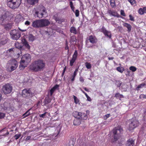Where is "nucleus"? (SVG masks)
I'll return each mask as SVG.
<instances>
[{
    "instance_id": "obj_1",
    "label": "nucleus",
    "mask_w": 146,
    "mask_h": 146,
    "mask_svg": "<svg viewBox=\"0 0 146 146\" xmlns=\"http://www.w3.org/2000/svg\"><path fill=\"white\" fill-rule=\"evenodd\" d=\"M45 62L42 60L38 59L32 62L29 66L31 70L38 72L43 70L45 66Z\"/></svg>"
},
{
    "instance_id": "obj_2",
    "label": "nucleus",
    "mask_w": 146,
    "mask_h": 146,
    "mask_svg": "<svg viewBox=\"0 0 146 146\" xmlns=\"http://www.w3.org/2000/svg\"><path fill=\"white\" fill-rule=\"evenodd\" d=\"M50 24L49 21L46 19L36 20L32 23V26L36 28H39L48 26Z\"/></svg>"
},
{
    "instance_id": "obj_3",
    "label": "nucleus",
    "mask_w": 146,
    "mask_h": 146,
    "mask_svg": "<svg viewBox=\"0 0 146 146\" xmlns=\"http://www.w3.org/2000/svg\"><path fill=\"white\" fill-rule=\"evenodd\" d=\"M22 0H7V5L8 7L12 9L18 8L21 3Z\"/></svg>"
},
{
    "instance_id": "obj_4",
    "label": "nucleus",
    "mask_w": 146,
    "mask_h": 146,
    "mask_svg": "<svg viewBox=\"0 0 146 146\" xmlns=\"http://www.w3.org/2000/svg\"><path fill=\"white\" fill-rule=\"evenodd\" d=\"M123 129L120 127L115 128L113 130V136L114 141H116L119 138L121 133L123 131Z\"/></svg>"
},
{
    "instance_id": "obj_5",
    "label": "nucleus",
    "mask_w": 146,
    "mask_h": 146,
    "mask_svg": "<svg viewBox=\"0 0 146 146\" xmlns=\"http://www.w3.org/2000/svg\"><path fill=\"white\" fill-rule=\"evenodd\" d=\"M10 34L11 38L13 40H17L21 36L20 32L18 30L15 29L11 30L10 32Z\"/></svg>"
},
{
    "instance_id": "obj_6",
    "label": "nucleus",
    "mask_w": 146,
    "mask_h": 146,
    "mask_svg": "<svg viewBox=\"0 0 146 146\" xmlns=\"http://www.w3.org/2000/svg\"><path fill=\"white\" fill-rule=\"evenodd\" d=\"M13 89L12 86L9 84H7L3 86L2 90L4 94H8L12 92Z\"/></svg>"
},
{
    "instance_id": "obj_7",
    "label": "nucleus",
    "mask_w": 146,
    "mask_h": 146,
    "mask_svg": "<svg viewBox=\"0 0 146 146\" xmlns=\"http://www.w3.org/2000/svg\"><path fill=\"white\" fill-rule=\"evenodd\" d=\"M51 100L52 99L50 98L48 96H47L45 98L42 103V105L43 106H46L47 109H49L52 107V103L50 104Z\"/></svg>"
},
{
    "instance_id": "obj_8",
    "label": "nucleus",
    "mask_w": 146,
    "mask_h": 146,
    "mask_svg": "<svg viewBox=\"0 0 146 146\" xmlns=\"http://www.w3.org/2000/svg\"><path fill=\"white\" fill-rule=\"evenodd\" d=\"M129 125V129L130 130L133 129L139 125L138 121L135 119H131Z\"/></svg>"
},
{
    "instance_id": "obj_9",
    "label": "nucleus",
    "mask_w": 146,
    "mask_h": 146,
    "mask_svg": "<svg viewBox=\"0 0 146 146\" xmlns=\"http://www.w3.org/2000/svg\"><path fill=\"white\" fill-rule=\"evenodd\" d=\"M22 95L24 97L31 98L34 95V93L32 92L30 89H25L23 90Z\"/></svg>"
},
{
    "instance_id": "obj_10",
    "label": "nucleus",
    "mask_w": 146,
    "mask_h": 146,
    "mask_svg": "<svg viewBox=\"0 0 146 146\" xmlns=\"http://www.w3.org/2000/svg\"><path fill=\"white\" fill-rule=\"evenodd\" d=\"M21 60L23 63H29L31 60V56L29 54H25L22 56Z\"/></svg>"
},
{
    "instance_id": "obj_11",
    "label": "nucleus",
    "mask_w": 146,
    "mask_h": 146,
    "mask_svg": "<svg viewBox=\"0 0 146 146\" xmlns=\"http://www.w3.org/2000/svg\"><path fill=\"white\" fill-rule=\"evenodd\" d=\"M8 20V18L6 14L5 13L1 15L0 17V25H4Z\"/></svg>"
},
{
    "instance_id": "obj_12",
    "label": "nucleus",
    "mask_w": 146,
    "mask_h": 146,
    "mask_svg": "<svg viewBox=\"0 0 146 146\" xmlns=\"http://www.w3.org/2000/svg\"><path fill=\"white\" fill-rule=\"evenodd\" d=\"M100 31L102 32L106 36L110 38H111V35L110 31H108L106 28L104 27H102Z\"/></svg>"
},
{
    "instance_id": "obj_13",
    "label": "nucleus",
    "mask_w": 146,
    "mask_h": 146,
    "mask_svg": "<svg viewBox=\"0 0 146 146\" xmlns=\"http://www.w3.org/2000/svg\"><path fill=\"white\" fill-rule=\"evenodd\" d=\"M108 13L111 16H113L118 18L120 17L119 15L114 10L109 9L108 11Z\"/></svg>"
},
{
    "instance_id": "obj_14",
    "label": "nucleus",
    "mask_w": 146,
    "mask_h": 146,
    "mask_svg": "<svg viewBox=\"0 0 146 146\" xmlns=\"http://www.w3.org/2000/svg\"><path fill=\"white\" fill-rule=\"evenodd\" d=\"M18 65V64L17 61L15 60H13L11 62V66L10 67V71L12 72L16 69Z\"/></svg>"
},
{
    "instance_id": "obj_15",
    "label": "nucleus",
    "mask_w": 146,
    "mask_h": 146,
    "mask_svg": "<svg viewBox=\"0 0 146 146\" xmlns=\"http://www.w3.org/2000/svg\"><path fill=\"white\" fill-rule=\"evenodd\" d=\"M89 40L90 42L93 44L96 43L98 41L96 38L93 35H90L89 36Z\"/></svg>"
},
{
    "instance_id": "obj_16",
    "label": "nucleus",
    "mask_w": 146,
    "mask_h": 146,
    "mask_svg": "<svg viewBox=\"0 0 146 146\" xmlns=\"http://www.w3.org/2000/svg\"><path fill=\"white\" fill-rule=\"evenodd\" d=\"M126 146H135L134 140L132 139H129L127 141Z\"/></svg>"
},
{
    "instance_id": "obj_17",
    "label": "nucleus",
    "mask_w": 146,
    "mask_h": 146,
    "mask_svg": "<svg viewBox=\"0 0 146 146\" xmlns=\"http://www.w3.org/2000/svg\"><path fill=\"white\" fill-rule=\"evenodd\" d=\"M35 16L39 18H41L45 17L44 14L40 11L39 12L36 11L35 12Z\"/></svg>"
},
{
    "instance_id": "obj_18",
    "label": "nucleus",
    "mask_w": 146,
    "mask_h": 146,
    "mask_svg": "<svg viewBox=\"0 0 146 146\" xmlns=\"http://www.w3.org/2000/svg\"><path fill=\"white\" fill-rule=\"evenodd\" d=\"M2 25L3 26L5 29L7 30H9L11 28L12 25L11 23H7L6 22V23H5L4 25Z\"/></svg>"
},
{
    "instance_id": "obj_19",
    "label": "nucleus",
    "mask_w": 146,
    "mask_h": 146,
    "mask_svg": "<svg viewBox=\"0 0 146 146\" xmlns=\"http://www.w3.org/2000/svg\"><path fill=\"white\" fill-rule=\"evenodd\" d=\"M80 114L79 118L80 120H86L87 119L88 116L86 114L80 112Z\"/></svg>"
},
{
    "instance_id": "obj_20",
    "label": "nucleus",
    "mask_w": 146,
    "mask_h": 146,
    "mask_svg": "<svg viewBox=\"0 0 146 146\" xmlns=\"http://www.w3.org/2000/svg\"><path fill=\"white\" fill-rule=\"evenodd\" d=\"M22 42L23 44V45L28 49H29L30 48V46L28 44L26 40L24 39L22 40Z\"/></svg>"
},
{
    "instance_id": "obj_21",
    "label": "nucleus",
    "mask_w": 146,
    "mask_h": 146,
    "mask_svg": "<svg viewBox=\"0 0 146 146\" xmlns=\"http://www.w3.org/2000/svg\"><path fill=\"white\" fill-rule=\"evenodd\" d=\"M123 25L127 29V31L129 32L131 31L132 27L131 26L130 24H128L127 23H124L123 24Z\"/></svg>"
},
{
    "instance_id": "obj_22",
    "label": "nucleus",
    "mask_w": 146,
    "mask_h": 146,
    "mask_svg": "<svg viewBox=\"0 0 146 146\" xmlns=\"http://www.w3.org/2000/svg\"><path fill=\"white\" fill-rule=\"evenodd\" d=\"M80 123V119L79 118H75L73 124L75 125H79Z\"/></svg>"
},
{
    "instance_id": "obj_23",
    "label": "nucleus",
    "mask_w": 146,
    "mask_h": 146,
    "mask_svg": "<svg viewBox=\"0 0 146 146\" xmlns=\"http://www.w3.org/2000/svg\"><path fill=\"white\" fill-rule=\"evenodd\" d=\"M78 71V68H76L74 72L73 75L72 76V78L71 80V81L73 82L74 81L75 78L77 75V72Z\"/></svg>"
},
{
    "instance_id": "obj_24",
    "label": "nucleus",
    "mask_w": 146,
    "mask_h": 146,
    "mask_svg": "<svg viewBox=\"0 0 146 146\" xmlns=\"http://www.w3.org/2000/svg\"><path fill=\"white\" fill-rule=\"evenodd\" d=\"M27 2L31 5H34L37 3L38 0H27Z\"/></svg>"
},
{
    "instance_id": "obj_25",
    "label": "nucleus",
    "mask_w": 146,
    "mask_h": 146,
    "mask_svg": "<svg viewBox=\"0 0 146 146\" xmlns=\"http://www.w3.org/2000/svg\"><path fill=\"white\" fill-rule=\"evenodd\" d=\"M28 38L31 42H33L35 39V37L31 34H30L28 35Z\"/></svg>"
},
{
    "instance_id": "obj_26",
    "label": "nucleus",
    "mask_w": 146,
    "mask_h": 146,
    "mask_svg": "<svg viewBox=\"0 0 146 146\" xmlns=\"http://www.w3.org/2000/svg\"><path fill=\"white\" fill-rule=\"evenodd\" d=\"M117 99H119V100H121V98H124L122 94H121L119 93H116L114 96Z\"/></svg>"
},
{
    "instance_id": "obj_27",
    "label": "nucleus",
    "mask_w": 146,
    "mask_h": 146,
    "mask_svg": "<svg viewBox=\"0 0 146 146\" xmlns=\"http://www.w3.org/2000/svg\"><path fill=\"white\" fill-rule=\"evenodd\" d=\"M70 32L71 33H73L74 34H76L77 33L76 29L74 27H72L70 28Z\"/></svg>"
},
{
    "instance_id": "obj_28",
    "label": "nucleus",
    "mask_w": 146,
    "mask_h": 146,
    "mask_svg": "<svg viewBox=\"0 0 146 146\" xmlns=\"http://www.w3.org/2000/svg\"><path fill=\"white\" fill-rule=\"evenodd\" d=\"M80 112H79L77 111H75L73 113V116L76 118H79V116H80Z\"/></svg>"
},
{
    "instance_id": "obj_29",
    "label": "nucleus",
    "mask_w": 146,
    "mask_h": 146,
    "mask_svg": "<svg viewBox=\"0 0 146 146\" xmlns=\"http://www.w3.org/2000/svg\"><path fill=\"white\" fill-rule=\"evenodd\" d=\"M20 64L19 66V69L20 70H23L26 67L25 66V65L24 64L25 63L21 62V60L20 61Z\"/></svg>"
},
{
    "instance_id": "obj_30",
    "label": "nucleus",
    "mask_w": 146,
    "mask_h": 146,
    "mask_svg": "<svg viewBox=\"0 0 146 146\" xmlns=\"http://www.w3.org/2000/svg\"><path fill=\"white\" fill-rule=\"evenodd\" d=\"M15 46L16 48L20 49L21 50H23V46H22L21 44L19 43H16Z\"/></svg>"
},
{
    "instance_id": "obj_31",
    "label": "nucleus",
    "mask_w": 146,
    "mask_h": 146,
    "mask_svg": "<svg viewBox=\"0 0 146 146\" xmlns=\"http://www.w3.org/2000/svg\"><path fill=\"white\" fill-rule=\"evenodd\" d=\"M40 11L44 14L45 17L46 16L47 14V12L46 8L44 7H43L40 9Z\"/></svg>"
},
{
    "instance_id": "obj_32",
    "label": "nucleus",
    "mask_w": 146,
    "mask_h": 146,
    "mask_svg": "<svg viewBox=\"0 0 146 146\" xmlns=\"http://www.w3.org/2000/svg\"><path fill=\"white\" fill-rule=\"evenodd\" d=\"M116 70L118 72L121 73H122L124 70V68L122 67L119 66L117 68Z\"/></svg>"
},
{
    "instance_id": "obj_33",
    "label": "nucleus",
    "mask_w": 146,
    "mask_h": 146,
    "mask_svg": "<svg viewBox=\"0 0 146 146\" xmlns=\"http://www.w3.org/2000/svg\"><path fill=\"white\" fill-rule=\"evenodd\" d=\"M76 39L74 36H72L71 37L70 40V42L71 43H74V42L76 43Z\"/></svg>"
},
{
    "instance_id": "obj_34",
    "label": "nucleus",
    "mask_w": 146,
    "mask_h": 146,
    "mask_svg": "<svg viewBox=\"0 0 146 146\" xmlns=\"http://www.w3.org/2000/svg\"><path fill=\"white\" fill-rule=\"evenodd\" d=\"M78 56V52L77 50H75L72 56V58L76 60Z\"/></svg>"
},
{
    "instance_id": "obj_35",
    "label": "nucleus",
    "mask_w": 146,
    "mask_h": 146,
    "mask_svg": "<svg viewBox=\"0 0 146 146\" xmlns=\"http://www.w3.org/2000/svg\"><path fill=\"white\" fill-rule=\"evenodd\" d=\"M110 4L112 7H113L116 6L114 0H110Z\"/></svg>"
},
{
    "instance_id": "obj_36",
    "label": "nucleus",
    "mask_w": 146,
    "mask_h": 146,
    "mask_svg": "<svg viewBox=\"0 0 146 146\" xmlns=\"http://www.w3.org/2000/svg\"><path fill=\"white\" fill-rule=\"evenodd\" d=\"M55 21L57 22L58 21V23H60L64 21V20L63 19H60L59 18H56L55 19Z\"/></svg>"
},
{
    "instance_id": "obj_37",
    "label": "nucleus",
    "mask_w": 146,
    "mask_h": 146,
    "mask_svg": "<svg viewBox=\"0 0 146 146\" xmlns=\"http://www.w3.org/2000/svg\"><path fill=\"white\" fill-rule=\"evenodd\" d=\"M31 109L29 110L27 112L23 115V116H24V117H27L30 114V113L29 112V111Z\"/></svg>"
},
{
    "instance_id": "obj_38",
    "label": "nucleus",
    "mask_w": 146,
    "mask_h": 146,
    "mask_svg": "<svg viewBox=\"0 0 146 146\" xmlns=\"http://www.w3.org/2000/svg\"><path fill=\"white\" fill-rule=\"evenodd\" d=\"M86 67L88 69H90L91 68V65L90 63L86 62L85 63Z\"/></svg>"
},
{
    "instance_id": "obj_39",
    "label": "nucleus",
    "mask_w": 146,
    "mask_h": 146,
    "mask_svg": "<svg viewBox=\"0 0 146 146\" xmlns=\"http://www.w3.org/2000/svg\"><path fill=\"white\" fill-rule=\"evenodd\" d=\"M70 5L71 9L73 12H74V7L73 5V3L72 1H71L70 2Z\"/></svg>"
},
{
    "instance_id": "obj_40",
    "label": "nucleus",
    "mask_w": 146,
    "mask_h": 146,
    "mask_svg": "<svg viewBox=\"0 0 146 146\" xmlns=\"http://www.w3.org/2000/svg\"><path fill=\"white\" fill-rule=\"evenodd\" d=\"M73 98L74 100V102L76 104H77L79 102V100L75 96L73 95Z\"/></svg>"
},
{
    "instance_id": "obj_41",
    "label": "nucleus",
    "mask_w": 146,
    "mask_h": 146,
    "mask_svg": "<svg viewBox=\"0 0 146 146\" xmlns=\"http://www.w3.org/2000/svg\"><path fill=\"white\" fill-rule=\"evenodd\" d=\"M145 85V84H141L139 85L136 88V90H139L140 88H142Z\"/></svg>"
},
{
    "instance_id": "obj_42",
    "label": "nucleus",
    "mask_w": 146,
    "mask_h": 146,
    "mask_svg": "<svg viewBox=\"0 0 146 146\" xmlns=\"http://www.w3.org/2000/svg\"><path fill=\"white\" fill-rule=\"evenodd\" d=\"M129 69L130 70H131L132 72H134L136 71L137 70L136 68L133 66H131L129 68Z\"/></svg>"
},
{
    "instance_id": "obj_43",
    "label": "nucleus",
    "mask_w": 146,
    "mask_h": 146,
    "mask_svg": "<svg viewBox=\"0 0 146 146\" xmlns=\"http://www.w3.org/2000/svg\"><path fill=\"white\" fill-rule=\"evenodd\" d=\"M128 1L132 5H134V6L135 5V0H128Z\"/></svg>"
},
{
    "instance_id": "obj_44",
    "label": "nucleus",
    "mask_w": 146,
    "mask_h": 146,
    "mask_svg": "<svg viewBox=\"0 0 146 146\" xmlns=\"http://www.w3.org/2000/svg\"><path fill=\"white\" fill-rule=\"evenodd\" d=\"M21 135L20 134H18L15 135L14 136V137L16 140L18 139L21 136Z\"/></svg>"
},
{
    "instance_id": "obj_45",
    "label": "nucleus",
    "mask_w": 146,
    "mask_h": 146,
    "mask_svg": "<svg viewBox=\"0 0 146 146\" xmlns=\"http://www.w3.org/2000/svg\"><path fill=\"white\" fill-rule=\"evenodd\" d=\"M76 60L72 58V59L70 61V65L71 66H72L73 65V63Z\"/></svg>"
},
{
    "instance_id": "obj_46",
    "label": "nucleus",
    "mask_w": 146,
    "mask_h": 146,
    "mask_svg": "<svg viewBox=\"0 0 146 146\" xmlns=\"http://www.w3.org/2000/svg\"><path fill=\"white\" fill-rule=\"evenodd\" d=\"M143 10L142 9V8H140L139 9L138 13L139 14L141 15L144 14L145 13L144 12Z\"/></svg>"
},
{
    "instance_id": "obj_47",
    "label": "nucleus",
    "mask_w": 146,
    "mask_h": 146,
    "mask_svg": "<svg viewBox=\"0 0 146 146\" xmlns=\"http://www.w3.org/2000/svg\"><path fill=\"white\" fill-rule=\"evenodd\" d=\"M76 16L78 17L79 16V11L78 9H77L74 12Z\"/></svg>"
},
{
    "instance_id": "obj_48",
    "label": "nucleus",
    "mask_w": 146,
    "mask_h": 146,
    "mask_svg": "<svg viewBox=\"0 0 146 146\" xmlns=\"http://www.w3.org/2000/svg\"><path fill=\"white\" fill-rule=\"evenodd\" d=\"M116 84L117 85V87H119L121 86V83L120 81H116Z\"/></svg>"
},
{
    "instance_id": "obj_49",
    "label": "nucleus",
    "mask_w": 146,
    "mask_h": 146,
    "mask_svg": "<svg viewBox=\"0 0 146 146\" xmlns=\"http://www.w3.org/2000/svg\"><path fill=\"white\" fill-rule=\"evenodd\" d=\"M5 115L4 113L0 112V119L3 118L5 116Z\"/></svg>"
},
{
    "instance_id": "obj_50",
    "label": "nucleus",
    "mask_w": 146,
    "mask_h": 146,
    "mask_svg": "<svg viewBox=\"0 0 146 146\" xmlns=\"http://www.w3.org/2000/svg\"><path fill=\"white\" fill-rule=\"evenodd\" d=\"M129 17L130 18L129 20L131 21H134V17L131 15H129Z\"/></svg>"
},
{
    "instance_id": "obj_51",
    "label": "nucleus",
    "mask_w": 146,
    "mask_h": 146,
    "mask_svg": "<svg viewBox=\"0 0 146 146\" xmlns=\"http://www.w3.org/2000/svg\"><path fill=\"white\" fill-rule=\"evenodd\" d=\"M46 113H47V112H45L44 113L40 115L39 116L40 117H42V118H44L46 114Z\"/></svg>"
},
{
    "instance_id": "obj_52",
    "label": "nucleus",
    "mask_w": 146,
    "mask_h": 146,
    "mask_svg": "<svg viewBox=\"0 0 146 146\" xmlns=\"http://www.w3.org/2000/svg\"><path fill=\"white\" fill-rule=\"evenodd\" d=\"M139 98L141 99L146 98V95L144 94H141L139 96Z\"/></svg>"
},
{
    "instance_id": "obj_53",
    "label": "nucleus",
    "mask_w": 146,
    "mask_h": 146,
    "mask_svg": "<svg viewBox=\"0 0 146 146\" xmlns=\"http://www.w3.org/2000/svg\"><path fill=\"white\" fill-rule=\"evenodd\" d=\"M7 42V41L6 40H1L0 42V44L2 45H4L6 44Z\"/></svg>"
},
{
    "instance_id": "obj_54",
    "label": "nucleus",
    "mask_w": 146,
    "mask_h": 146,
    "mask_svg": "<svg viewBox=\"0 0 146 146\" xmlns=\"http://www.w3.org/2000/svg\"><path fill=\"white\" fill-rule=\"evenodd\" d=\"M55 91V90H54V89L53 88H52L50 90V96H52V94H53V93H54Z\"/></svg>"
},
{
    "instance_id": "obj_55",
    "label": "nucleus",
    "mask_w": 146,
    "mask_h": 146,
    "mask_svg": "<svg viewBox=\"0 0 146 146\" xmlns=\"http://www.w3.org/2000/svg\"><path fill=\"white\" fill-rule=\"evenodd\" d=\"M121 12V15L125 17V15L124 12L123 10H121L120 11Z\"/></svg>"
},
{
    "instance_id": "obj_56",
    "label": "nucleus",
    "mask_w": 146,
    "mask_h": 146,
    "mask_svg": "<svg viewBox=\"0 0 146 146\" xmlns=\"http://www.w3.org/2000/svg\"><path fill=\"white\" fill-rule=\"evenodd\" d=\"M59 86V85L56 84L55 86L53 87L52 88L54 89V90H55L56 89L58 88Z\"/></svg>"
},
{
    "instance_id": "obj_57",
    "label": "nucleus",
    "mask_w": 146,
    "mask_h": 146,
    "mask_svg": "<svg viewBox=\"0 0 146 146\" xmlns=\"http://www.w3.org/2000/svg\"><path fill=\"white\" fill-rule=\"evenodd\" d=\"M110 114H108L106 115L104 117V119H107L108 118L110 117Z\"/></svg>"
},
{
    "instance_id": "obj_58",
    "label": "nucleus",
    "mask_w": 146,
    "mask_h": 146,
    "mask_svg": "<svg viewBox=\"0 0 146 146\" xmlns=\"http://www.w3.org/2000/svg\"><path fill=\"white\" fill-rule=\"evenodd\" d=\"M66 67H65L64 68V69L63 70V72L62 73V75H61V76L63 77L64 74V73H65V71H66Z\"/></svg>"
},
{
    "instance_id": "obj_59",
    "label": "nucleus",
    "mask_w": 146,
    "mask_h": 146,
    "mask_svg": "<svg viewBox=\"0 0 146 146\" xmlns=\"http://www.w3.org/2000/svg\"><path fill=\"white\" fill-rule=\"evenodd\" d=\"M131 73V72L129 71H127V74H125L127 76H131L130 73Z\"/></svg>"
},
{
    "instance_id": "obj_60",
    "label": "nucleus",
    "mask_w": 146,
    "mask_h": 146,
    "mask_svg": "<svg viewBox=\"0 0 146 146\" xmlns=\"http://www.w3.org/2000/svg\"><path fill=\"white\" fill-rule=\"evenodd\" d=\"M79 80L81 82H84V80L82 77L81 76L80 77Z\"/></svg>"
},
{
    "instance_id": "obj_61",
    "label": "nucleus",
    "mask_w": 146,
    "mask_h": 146,
    "mask_svg": "<svg viewBox=\"0 0 146 146\" xmlns=\"http://www.w3.org/2000/svg\"><path fill=\"white\" fill-rule=\"evenodd\" d=\"M30 22L28 21H26L25 23V24L26 25H30Z\"/></svg>"
},
{
    "instance_id": "obj_62",
    "label": "nucleus",
    "mask_w": 146,
    "mask_h": 146,
    "mask_svg": "<svg viewBox=\"0 0 146 146\" xmlns=\"http://www.w3.org/2000/svg\"><path fill=\"white\" fill-rule=\"evenodd\" d=\"M142 9L145 13H146V7H144L142 8Z\"/></svg>"
},
{
    "instance_id": "obj_63",
    "label": "nucleus",
    "mask_w": 146,
    "mask_h": 146,
    "mask_svg": "<svg viewBox=\"0 0 146 146\" xmlns=\"http://www.w3.org/2000/svg\"><path fill=\"white\" fill-rule=\"evenodd\" d=\"M18 17H19L20 18H23V17L22 16H21V15H19L18 16H17L16 17V18L17 19H18Z\"/></svg>"
},
{
    "instance_id": "obj_64",
    "label": "nucleus",
    "mask_w": 146,
    "mask_h": 146,
    "mask_svg": "<svg viewBox=\"0 0 146 146\" xmlns=\"http://www.w3.org/2000/svg\"><path fill=\"white\" fill-rule=\"evenodd\" d=\"M65 50H68V52H69V47L68 45H67L65 47Z\"/></svg>"
}]
</instances>
